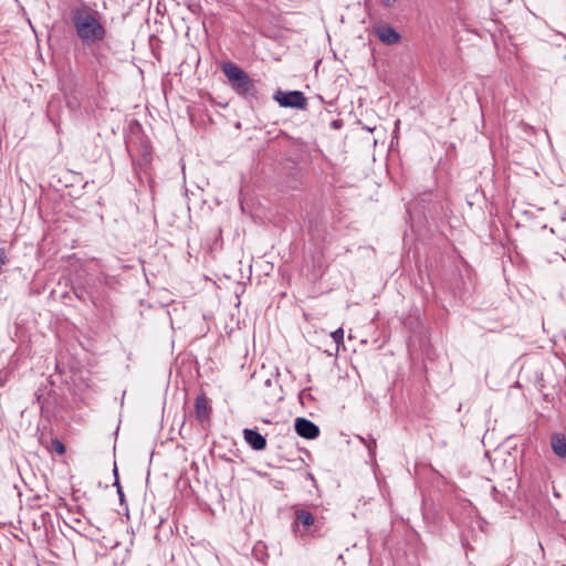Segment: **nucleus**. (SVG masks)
Wrapping results in <instances>:
<instances>
[{
	"label": "nucleus",
	"instance_id": "nucleus-1",
	"mask_svg": "<svg viewBox=\"0 0 566 566\" xmlns=\"http://www.w3.org/2000/svg\"><path fill=\"white\" fill-rule=\"evenodd\" d=\"M102 19V13L84 0H77L71 8L73 28L84 44H95L106 38L107 31Z\"/></svg>",
	"mask_w": 566,
	"mask_h": 566
},
{
	"label": "nucleus",
	"instance_id": "nucleus-2",
	"mask_svg": "<svg viewBox=\"0 0 566 566\" xmlns=\"http://www.w3.org/2000/svg\"><path fill=\"white\" fill-rule=\"evenodd\" d=\"M221 70L227 77L231 88L241 97L247 99L258 96L255 81L250 75L232 62H224Z\"/></svg>",
	"mask_w": 566,
	"mask_h": 566
},
{
	"label": "nucleus",
	"instance_id": "nucleus-3",
	"mask_svg": "<svg viewBox=\"0 0 566 566\" xmlns=\"http://www.w3.org/2000/svg\"><path fill=\"white\" fill-rule=\"evenodd\" d=\"M273 98L282 107H291L297 109H305L307 106V99L304 94L300 91L283 92L277 90Z\"/></svg>",
	"mask_w": 566,
	"mask_h": 566
},
{
	"label": "nucleus",
	"instance_id": "nucleus-4",
	"mask_svg": "<svg viewBox=\"0 0 566 566\" xmlns=\"http://www.w3.org/2000/svg\"><path fill=\"white\" fill-rule=\"evenodd\" d=\"M374 33L380 42L387 45L398 44L401 40V35L386 22H378L374 25Z\"/></svg>",
	"mask_w": 566,
	"mask_h": 566
},
{
	"label": "nucleus",
	"instance_id": "nucleus-5",
	"mask_svg": "<svg viewBox=\"0 0 566 566\" xmlns=\"http://www.w3.org/2000/svg\"><path fill=\"white\" fill-rule=\"evenodd\" d=\"M294 428L296 433L305 439H315L319 436V428L306 418H296Z\"/></svg>",
	"mask_w": 566,
	"mask_h": 566
},
{
	"label": "nucleus",
	"instance_id": "nucleus-6",
	"mask_svg": "<svg viewBox=\"0 0 566 566\" xmlns=\"http://www.w3.org/2000/svg\"><path fill=\"white\" fill-rule=\"evenodd\" d=\"M315 516L310 511L298 509L295 511V521L292 524L293 531L296 532V527L302 525L303 532L308 534L310 527L315 524Z\"/></svg>",
	"mask_w": 566,
	"mask_h": 566
},
{
	"label": "nucleus",
	"instance_id": "nucleus-7",
	"mask_svg": "<svg viewBox=\"0 0 566 566\" xmlns=\"http://www.w3.org/2000/svg\"><path fill=\"white\" fill-rule=\"evenodd\" d=\"M244 441L255 451L266 448V439L255 429L243 430Z\"/></svg>",
	"mask_w": 566,
	"mask_h": 566
},
{
	"label": "nucleus",
	"instance_id": "nucleus-8",
	"mask_svg": "<svg viewBox=\"0 0 566 566\" xmlns=\"http://www.w3.org/2000/svg\"><path fill=\"white\" fill-rule=\"evenodd\" d=\"M196 416L200 421H205L209 418L211 408L208 405V399L205 395H200L196 399L195 403Z\"/></svg>",
	"mask_w": 566,
	"mask_h": 566
},
{
	"label": "nucleus",
	"instance_id": "nucleus-9",
	"mask_svg": "<svg viewBox=\"0 0 566 566\" xmlns=\"http://www.w3.org/2000/svg\"><path fill=\"white\" fill-rule=\"evenodd\" d=\"M551 447L557 457H566V439L564 434L553 433L551 437Z\"/></svg>",
	"mask_w": 566,
	"mask_h": 566
},
{
	"label": "nucleus",
	"instance_id": "nucleus-10",
	"mask_svg": "<svg viewBox=\"0 0 566 566\" xmlns=\"http://www.w3.org/2000/svg\"><path fill=\"white\" fill-rule=\"evenodd\" d=\"M151 161L150 147L147 144H143L140 147V158L138 159L139 166H147Z\"/></svg>",
	"mask_w": 566,
	"mask_h": 566
},
{
	"label": "nucleus",
	"instance_id": "nucleus-11",
	"mask_svg": "<svg viewBox=\"0 0 566 566\" xmlns=\"http://www.w3.org/2000/svg\"><path fill=\"white\" fill-rule=\"evenodd\" d=\"M331 336L336 344V352H338L340 347H344V329L339 327L332 332Z\"/></svg>",
	"mask_w": 566,
	"mask_h": 566
},
{
	"label": "nucleus",
	"instance_id": "nucleus-12",
	"mask_svg": "<svg viewBox=\"0 0 566 566\" xmlns=\"http://www.w3.org/2000/svg\"><path fill=\"white\" fill-rule=\"evenodd\" d=\"M51 447H52V450L55 451L57 454L65 453V446L59 439H53L51 442Z\"/></svg>",
	"mask_w": 566,
	"mask_h": 566
},
{
	"label": "nucleus",
	"instance_id": "nucleus-13",
	"mask_svg": "<svg viewBox=\"0 0 566 566\" xmlns=\"http://www.w3.org/2000/svg\"><path fill=\"white\" fill-rule=\"evenodd\" d=\"M114 474H115V478H116L114 485L117 488V493H118V496H119V501H120V504H123L124 503V493H123L122 486H120V484L118 482L117 468L116 467L114 469Z\"/></svg>",
	"mask_w": 566,
	"mask_h": 566
},
{
	"label": "nucleus",
	"instance_id": "nucleus-14",
	"mask_svg": "<svg viewBox=\"0 0 566 566\" xmlns=\"http://www.w3.org/2000/svg\"><path fill=\"white\" fill-rule=\"evenodd\" d=\"M78 103L76 99H69L67 101V106L71 108V109H75L77 107Z\"/></svg>",
	"mask_w": 566,
	"mask_h": 566
},
{
	"label": "nucleus",
	"instance_id": "nucleus-15",
	"mask_svg": "<svg viewBox=\"0 0 566 566\" xmlns=\"http://www.w3.org/2000/svg\"><path fill=\"white\" fill-rule=\"evenodd\" d=\"M367 448L370 452H373V450L376 448V440L370 438L369 442L367 443Z\"/></svg>",
	"mask_w": 566,
	"mask_h": 566
},
{
	"label": "nucleus",
	"instance_id": "nucleus-16",
	"mask_svg": "<svg viewBox=\"0 0 566 566\" xmlns=\"http://www.w3.org/2000/svg\"><path fill=\"white\" fill-rule=\"evenodd\" d=\"M397 0H381V3L387 7V8H390L392 7L395 3H396Z\"/></svg>",
	"mask_w": 566,
	"mask_h": 566
},
{
	"label": "nucleus",
	"instance_id": "nucleus-17",
	"mask_svg": "<svg viewBox=\"0 0 566 566\" xmlns=\"http://www.w3.org/2000/svg\"><path fill=\"white\" fill-rule=\"evenodd\" d=\"M133 151H134V150H133L132 148H129L130 156L134 158V156H135V155H134V153H133Z\"/></svg>",
	"mask_w": 566,
	"mask_h": 566
}]
</instances>
